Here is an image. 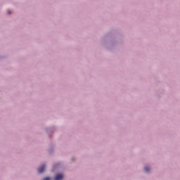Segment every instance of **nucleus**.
I'll return each mask as SVG.
<instances>
[{"mask_svg": "<svg viewBox=\"0 0 180 180\" xmlns=\"http://www.w3.org/2000/svg\"><path fill=\"white\" fill-rule=\"evenodd\" d=\"M43 180H50V177H45Z\"/></svg>", "mask_w": 180, "mask_h": 180, "instance_id": "obj_4", "label": "nucleus"}, {"mask_svg": "<svg viewBox=\"0 0 180 180\" xmlns=\"http://www.w3.org/2000/svg\"><path fill=\"white\" fill-rule=\"evenodd\" d=\"M8 15H11V10L8 11Z\"/></svg>", "mask_w": 180, "mask_h": 180, "instance_id": "obj_5", "label": "nucleus"}, {"mask_svg": "<svg viewBox=\"0 0 180 180\" xmlns=\"http://www.w3.org/2000/svg\"><path fill=\"white\" fill-rule=\"evenodd\" d=\"M45 169H46V165H44L41 166V167L38 169V172H39V174H42V172H44Z\"/></svg>", "mask_w": 180, "mask_h": 180, "instance_id": "obj_2", "label": "nucleus"}, {"mask_svg": "<svg viewBox=\"0 0 180 180\" xmlns=\"http://www.w3.org/2000/svg\"><path fill=\"white\" fill-rule=\"evenodd\" d=\"M145 171H146V172H150V168H148V167H145Z\"/></svg>", "mask_w": 180, "mask_h": 180, "instance_id": "obj_3", "label": "nucleus"}, {"mask_svg": "<svg viewBox=\"0 0 180 180\" xmlns=\"http://www.w3.org/2000/svg\"><path fill=\"white\" fill-rule=\"evenodd\" d=\"M63 178H64V176L62 174H58L56 175L54 180H63Z\"/></svg>", "mask_w": 180, "mask_h": 180, "instance_id": "obj_1", "label": "nucleus"}]
</instances>
